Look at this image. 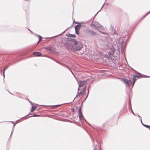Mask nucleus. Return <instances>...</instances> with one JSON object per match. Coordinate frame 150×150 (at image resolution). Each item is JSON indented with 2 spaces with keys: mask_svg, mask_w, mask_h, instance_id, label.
Instances as JSON below:
<instances>
[{
  "mask_svg": "<svg viewBox=\"0 0 150 150\" xmlns=\"http://www.w3.org/2000/svg\"><path fill=\"white\" fill-rule=\"evenodd\" d=\"M67 49L69 51H78L83 47L81 43L76 41L75 39H71L66 45Z\"/></svg>",
  "mask_w": 150,
  "mask_h": 150,
  "instance_id": "f257e3e1",
  "label": "nucleus"
},
{
  "mask_svg": "<svg viewBox=\"0 0 150 150\" xmlns=\"http://www.w3.org/2000/svg\"><path fill=\"white\" fill-rule=\"evenodd\" d=\"M126 45V41L122 37H120L118 39L117 44L118 48L120 47L121 48V52L124 54L125 49Z\"/></svg>",
  "mask_w": 150,
  "mask_h": 150,
  "instance_id": "f03ea898",
  "label": "nucleus"
},
{
  "mask_svg": "<svg viewBox=\"0 0 150 150\" xmlns=\"http://www.w3.org/2000/svg\"><path fill=\"white\" fill-rule=\"evenodd\" d=\"M108 39H107L105 40H100L98 42L99 47L101 49L104 50H106L109 47V43L108 41Z\"/></svg>",
  "mask_w": 150,
  "mask_h": 150,
  "instance_id": "7ed1b4c3",
  "label": "nucleus"
},
{
  "mask_svg": "<svg viewBox=\"0 0 150 150\" xmlns=\"http://www.w3.org/2000/svg\"><path fill=\"white\" fill-rule=\"evenodd\" d=\"M108 53L110 57H114L115 56V53L116 55V56L117 57V56H118L120 54V50L119 49H118V50H117V52H116L115 51V48L113 47H112L110 49Z\"/></svg>",
  "mask_w": 150,
  "mask_h": 150,
  "instance_id": "20e7f679",
  "label": "nucleus"
},
{
  "mask_svg": "<svg viewBox=\"0 0 150 150\" xmlns=\"http://www.w3.org/2000/svg\"><path fill=\"white\" fill-rule=\"evenodd\" d=\"M91 25L95 27L96 29L99 31L104 29L103 27L97 22L95 21L92 22L91 26Z\"/></svg>",
  "mask_w": 150,
  "mask_h": 150,
  "instance_id": "39448f33",
  "label": "nucleus"
},
{
  "mask_svg": "<svg viewBox=\"0 0 150 150\" xmlns=\"http://www.w3.org/2000/svg\"><path fill=\"white\" fill-rule=\"evenodd\" d=\"M78 115L79 117L80 120L81 121V122L82 123L83 122V120L84 117L81 111V107L79 108Z\"/></svg>",
  "mask_w": 150,
  "mask_h": 150,
  "instance_id": "423d86ee",
  "label": "nucleus"
},
{
  "mask_svg": "<svg viewBox=\"0 0 150 150\" xmlns=\"http://www.w3.org/2000/svg\"><path fill=\"white\" fill-rule=\"evenodd\" d=\"M122 81L124 83L126 86L129 87L130 84H131V81L126 79H123Z\"/></svg>",
  "mask_w": 150,
  "mask_h": 150,
  "instance_id": "0eeeda50",
  "label": "nucleus"
},
{
  "mask_svg": "<svg viewBox=\"0 0 150 150\" xmlns=\"http://www.w3.org/2000/svg\"><path fill=\"white\" fill-rule=\"evenodd\" d=\"M88 80V79L86 80L79 81L78 82L79 87H81L83 86L86 84Z\"/></svg>",
  "mask_w": 150,
  "mask_h": 150,
  "instance_id": "6e6552de",
  "label": "nucleus"
},
{
  "mask_svg": "<svg viewBox=\"0 0 150 150\" xmlns=\"http://www.w3.org/2000/svg\"><path fill=\"white\" fill-rule=\"evenodd\" d=\"M135 77H137L138 78L142 77L141 76H138V75H134V77L133 78V81L132 83H132L131 84H132V87L133 86H134V83L135 82V81L136 80V79L135 78Z\"/></svg>",
  "mask_w": 150,
  "mask_h": 150,
  "instance_id": "1a4fd4ad",
  "label": "nucleus"
},
{
  "mask_svg": "<svg viewBox=\"0 0 150 150\" xmlns=\"http://www.w3.org/2000/svg\"><path fill=\"white\" fill-rule=\"evenodd\" d=\"M86 86H85L82 90L79 93H78V94L76 96L75 98L78 97L79 96H80L82 93H83L86 90Z\"/></svg>",
  "mask_w": 150,
  "mask_h": 150,
  "instance_id": "9d476101",
  "label": "nucleus"
},
{
  "mask_svg": "<svg viewBox=\"0 0 150 150\" xmlns=\"http://www.w3.org/2000/svg\"><path fill=\"white\" fill-rule=\"evenodd\" d=\"M33 54L34 56L36 57H39L42 54L40 52H33Z\"/></svg>",
  "mask_w": 150,
  "mask_h": 150,
  "instance_id": "9b49d317",
  "label": "nucleus"
},
{
  "mask_svg": "<svg viewBox=\"0 0 150 150\" xmlns=\"http://www.w3.org/2000/svg\"><path fill=\"white\" fill-rule=\"evenodd\" d=\"M138 116L140 117L139 120L141 121V123H142V124L144 127H145L147 128H149L150 127V126L149 125H145L144 124H143L142 122V119L141 117L138 114H137Z\"/></svg>",
  "mask_w": 150,
  "mask_h": 150,
  "instance_id": "f8f14e48",
  "label": "nucleus"
},
{
  "mask_svg": "<svg viewBox=\"0 0 150 150\" xmlns=\"http://www.w3.org/2000/svg\"><path fill=\"white\" fill-rule=\"evenodd\" d=\"M81 26V24H79L76 25L75 26V30H79L80 29Z\"/></svg>",
  "mask_w": 150,
  "mask_h": 150,
  "instance_id": "ddd939ff",
  "label": "nucleus"
},
{
  "mask_svg": "<svg viewBox=\"0 0 150 150\" xmlns=\"http://www.w3.org/2000/svg\"><path fill=\"white\" fill-rule=\"evenodd\" d=\"M88 33L91 35H95L96 34L95 32L92 30H89L88 31Z\"/></svg>",
  "mask_w": 150,
  "mask_h": 150,
  "instance_id": "4468645a",
  "label": "nucleus"
},
{
  "mask_svg": "<svg viewBox=\"0 0 150 150\" xmlns=\"http://www.w3.org/2000/svg\"><path fill=\"white\" fill-rule=\"evenodd\" d=\"M8 66L7 65L5 67V68L3 70V76H4V78L5 77V75H4L5 71V70L7 69L8 68Z\"/></svg>",
  "mask_w": 150,
  "mask_h": 150,
  "instance_id": "2eb2a0df",
  "label": "nucleus"
},
{
  "mask_svg": "<svg viewBox=\"0 0 150 150\" xmlns=\"http://www.w3.org/2000/svg\"><path fill=\"white\" fill-rule=\"evenodd\" d=\"M67 35L70 37L75 38L76 37V35L74 34H71L69 33L68 35Z\"/></svg>",
  "mask_w": 150,
  "mask_h": 150,
  "instance_id": "dca6fc26",
  "label": "nucleus"
},
{
  "mask_svg": "<svg viewBox=\"0 0 150 150\" xmlns=\"http://www.w3.org/2000/svg\"><path fill=\"white\" fill-rule=\"evenodd\" d=\"M37 107L36 106H32L31 107V111L32 112L34 111L36 108Z\"/></svg>",
  "mask_w": 150,
  "mask_h": 150,
  "instance_id": "f3484780",
  "label": "nucleus"
},
{
  "mask_svg": "<svg viewBox=\"0 0 150 150\" xmlns=\"http://www.w3.org/2000/svg\"><path fill=\"white\" fill-rule=\"evenodd\" d=\"M131 102L130 101L129 102V107H130V108H131V111H132V114L134 115H135V114L134 113V112H133L132 110V108H131Z\"/></svg>",
  "mask_w": 150,
  "mask_h": 150,
  "instance_id": "a211bd4d",
  "label": "nucleus"
},
{
  "mask_svg": "<svg viewBox=\"0 0 150 150\" xmlns=\"http://www.w3.org/2000/svg\"><path fill=\"white\" fill-rule=\"evenodd\" d=\"M15 124H14V125H13V126L12 127V131L11 132V135H10V137H11V136L12 135L13 132V131H14V127H15Z\"/></svg>",
  "mask_w": 150,
  "mask_h": 150,
  "instance_id": "6ab92c4d",
  "label": "nucleus"
},
{
  "mask_svg": "<svg viewBox=\"0 0 150 150\" xmlns=\"http://www.w3.org/2000/svg\"><path fill=\"white\" fill-rule=\"evenodd\" d=\"M38 37L39 38V41H38L37 44H38L40 42L41 39L42 38L40 35H38Z\"/></svg>",
  "mask_w": 150,
  "mask_h": 150,
  "instance_id": "aec40b11",
  "label": "nucleus"
},
{
  "mask_svg": "<svg viewBox=\"0 0 150 150\" xmlns=\"http://www.w3.org/2000/svg\"><path fill=\"white\" fill-rule=\"evenodd\" d=\"M39 116V115L34 114V115H33V116H30L29 117H38Z\"/></svg>",
  "mask_w": 150,
  "mask_h": 150,
  "instance_id": "412c9836",
  "label": "nucleus"
},
{
  "mask_svg": "<svg viewBox=\"0 0 150 150\" xmlns=\"http://www.w3.org/2000/svg\"><path fill=\"white\" fill-rule=\"evenodd\" d=\"M55 62H56L57 63H58V64H59L60 65H62L63 66L64 65V64L59 62H58L57 61H55Z\"/></svg>",
  "mask_w": 150,
  "mask_h": 150,
  "instance_id": "4be33fe9",
  "label": "nucleus"
},
{
  "mask_svg": "<svg viewBox=\"0 0 150 150\" xmlns=\"http://www.w3.org/2000/svg\"><path fill=\"white\" fill-rule=\"evenodd\" d=\"M93 148H94V150H98V149H96V145H94V144H93Z\"/></svg>",
  "mask_w": 150,
  "mask_h": 150,
  "instance_id": "5701e85b",
  "label": "nucleus"
},
{
  "mask_svg": "<svg viewBox=\"0 0 150 150\" xmlns=\"http://www.w3.org/2000/svg\"><path fill=\"white\" fill-rule=\"evenodd\" d=\"M149 13H150V11L147 12L145 15H144V16H143V18L146 17V16Z\"/></svg>",
  "mask_w": 150,
  "mask_h": 150,
  "instance_id": "b1692460",
  "label": "nucleus"
},
{
  "mask_svg": "<svg viewBox=\"0 0 150 150\" xmlns=\"http://www.w3.org/2000/svg\"><path fill=\"white\" fill-rule=\"evenodd\" d=\"M79 30H75V33L76 34H79Z\"/></svg>",
  "mask_w": 150,
  "mask_h": 150,
  "instance_id": "393cba45",
  "label": "nucleus"
},
{
  "mask_svg": "<svg viewBox=\"0 0 150 150\" xmlns=\"http://www.w3.org/2000/svg\"><path fill=\"white\" fill-rule=\"evenodd\" d=\"M63 66H64L65 67H66L68 69H69V68L67 66V65H65V64H64V65H63Z\"/></svg>",
  "mask_w": 150,
  "mask_h": 150,
  "instance_id": "a878e982",
  "label": "nucleus"
},
{
  "mask_svg": "<svg viewBox=\"0 0 150 150\" xmlns=\"http://www.w3.org/2000/svg\"><path fill=\"white\" fill-rule=\"evenodd\" d=\"M60 105H54V107H57V106H59Z\"/></svg>",
  "mask_w": 150,
  "mask_h": 150,
  "instance_id": "bb28decb",
  "label": "nucleus"
},
{
  "mask_svg": "<svg viewBox=\"0 0 150 150\" xmlns=\"http://www.w3.org/2000/svg\"><path fill=\"white\" fill-rule=\"evenodd\" d=\"M69 69L71 72V73H72V74H73V75H74V74H73V72H72V71L69 68Z\"/></svg>",
  "mask_w": 150,
  "mask_h": 150,
  "instance_id": "cd10ccee",
  "label": "nucleus"
},
{
  "mask_svg": "<svg viewBox=\"0 0 150 150\" xmlns=\"http://www.w3.org/2000/svg\"><path fill=\"white\" fill-rule=\"evenodd\" d=\"M69 69L71 72V73H72V74H73V75H74V74H73V72H72V71L69 68Z\"/></svg>",
  "mask_w": 150,
  "mask_h": 150,
  "instance_id": "c85d7f7f",
  "label": "nucleus"
},
{
  "mask_svg": "<svg viewBox=\"0 0 150 150\" xmlns=\"http://www.w3.org/2000/svg\"><path fill=\"white\" fill-rule=\"evenodd\" d=\"M144 77H150V76H144Z\"/></svg>",
  "mask_w": 150,
  "mask_h": 150,
  "instance_id": "c756f323",
  "label": "nucleus"
},
{
  "mask_svg": "<svg viewBox=\"0 0 150 150\" xmlns=\"http://www.w3.org/2000/svg\"><path fill=\"white\" fill-rule=\"evenodd\" d=\"M101 33H102L103 34H107V33H105V32H101Z\"/></svg>",
  "mask_w": 150,
  "mask_h": 150,
  "instance_id": "7c9ffc66",
  "label": "nucleus"
},
{
  "mask_svg": "<svg viewBox=\"0 0 150 150\" xmlns=\"http://www.w3.org/2000/svg\"><path fill=\"white\" fill-rule=\"evenodd\" d=\"M116 64H115V68H117V65H116Z\"/></svg>",
  "mask_w": 150,
  "mask_h": 150,
  "instance_id": "2f4dec72",
  "label": "nucleus"
},
{
  "mask_svg": "<svg viewBox=\"0 0 150 150\" xmlns=\"http://www.w3.org/2000/svg\"><path fill=\"white\" fill-rule=\"evenodd\" d=\"M71 110H72V111H73V112H74V109H73V108H72L71 109Z\"/></svg>",
  "mask_w": 150,
  "mask_h": 150,
  "instance_id": "473e14b6",
  "label": "nucleus"
},
{
  "mask_svg": "<svg viewBox=\"0 0 150 150\" xmlns=\"http://www.w3.org/2000/svg\"><path fill=\"white\" fill-rule=\"evenodd\" d=\"M28 30H29V31H30V32L31 33H33L32 31H31L29 29H28Z\"/></svg>",
  "mask_w": 150,
  "mask_h": 150,
  "instance_id": "72a5a7b5",
  "label": "nucleus"
},
{
  "mask_svg": "<svg viewBox=\"0 0 150 150\" xmlns=\"http://www.w3.org/2000/svg\"><path fill=\"white\" fill-rule=\"evenodd\" d=\"M74 77H75V78L76 79V80H77L76 77V76H75L74 75Z\"/></svg>",
  "mask_w": 150,
  "mask_h": 150,
  "instance_id": "f704fd0d",
  "label": "nucleus"
},
{
  "mask_svg": "<svg viewBox=\"0 0 150 150\" xmlns=\"http://www.w3.org/2000/svg\"><path fill=\"white\" fill-rule=\"evenodd\" d=\"M10 122H11V123H12L13 124H14V122H13V121H10Z\"/></svg>",
  "mask_w": 150,
  "mask_h": 150,
  "instance_id": "c9c22d12",
  "label": "nucleus"
},
{
  "mask_svg": "<svg viewBox=\"0 0 150 150\" xmlns=\"http://www.w3.org/2000/svg\"><path fill=\"white\" fill-rule=\"evenodd\" d=\"M104 4H103V6H102V7L101 8V9H100V10H101V9H102V8H103V6H104Z\"/></svg>",
  "mask_w": 150,
  "mask_h": 150,
  "instance_id": "e433bc0d",
  "label": "nucleus"
},
{
  "mask_svg": "<svg viewBox=\"0 0 150 150\" xmlns=\"http://www.w3.org/2000/svg\"><path fill=\"white\" fill-rule=\"evenodd\" d=\"M88 94L87 95V97L88 96Z\"/></svg>",
  "mask_w": 150,
  "mask_h": 150,
  "instance_id": "4c0bfd02",
  "label": "nucleus"
},
{
  "mask_svg": "<svg viewBox=\"0 0 150 150\" xmlns=\"http://www.w3.org/2000/svg\"><path fill=\"white\" fill-rule=\"evenodd\" d=\"M100 11H98L97 13H96V14L95 15H96L98 13V12H99Z\"/></svg>",
  "mask_w": 150,
  "mask_h": 150,
  "instance_id": "58836bf2",
  "label": "nucleus"
},
{
  "mask_svg": "<svg viewBox=\"0 0 150 150\" xmlns=\"http://www.w3.org/2000/svg\"><path fill=\"white\" fill-rule=\"evenodd\" d=\"M138 74H140V73H138Z\"/></svg>",
  "mask_w": 150,
  "mask_h": 150,
  "instance_id": "ea45409f",
  "label": "nucleus"
},
{
  "mask_svg": "<svg viewBox=\"0 0 150 150\" xmlns=\"http://www.w3.org/2000/svg\"><path fill=\"white\" fill-rule=\"evenodd\" d=\"M10 93L11 94H12V95L13 94H12V93H10Z\"/></svg>",
  "mask_w": 150,
  "mask_h": 150,
  "instance_id": "a19ab883",
  "label": "nucleus"
},
{
  "mask_svg": "<svg viewBox=\"0 0 150 150\" xmlns=\"http://www.w3.org/2000/svg\"><path fill=\"white\" fill-rule=\"evenodd\" d=\"M40 106H44V105H41Z\"/></svg>",
  "mask_w": 150,
  "mask_h": 150,
  "instance_id": "79ce46f5",
  "label": "nucleus"
},
{
  "mask_svg": "<svg viewBox=\"0 0 150 150\" xmlns=\"http://www.w3.org/2000/svg\"><path fill=\"white\" fill-rule=\"evenodd\" d=\"M79 88H78V91H79Z\"/></svg>",
  "mask_w": 150,
  "mask_h": 150,
  "instance_id": "37998d69",
  "label": "nucleus"
},
{
  "mask_svg": "<svg viewBox=\"0 0 150 150\" xmlns=\"http://www.w3.org/2000/svg\"><path fill=\"white\" fill-rule=\"evenodd\" d=\"M29 102L30 103H31V102H30V101L29 100Z\"/></svg>",
  "mask_w": 150,
  "mask_h": 150,
  "instance_id": "c03bdc74",
  "label": "nucleus"
}]
</instances>
